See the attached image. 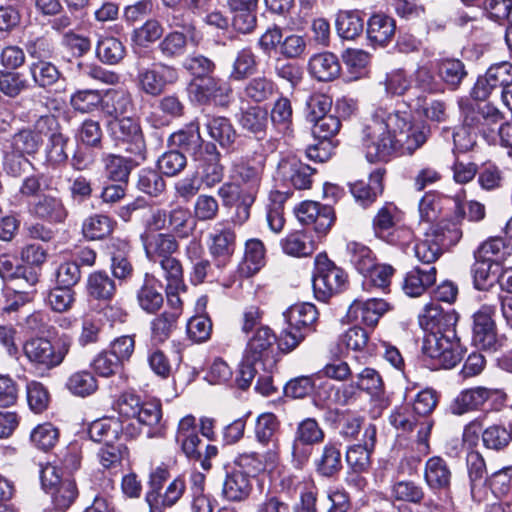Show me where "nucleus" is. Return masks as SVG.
<instances>
[{
	"label": "nucleus",
	"mask_w": 512,
	"mask_h": 512,
	"mask_svg": "<svg viewBox=\"0 0 512 512\" xmlns=\"http://www.w3.org/2000/svg\"><path fill=\"white\" fill-rule=\"evenodd\" d=\"M401 210L391 201H386L372 219V230L376 238L390 231L400 221Z\"/></svg>",
	"instance_id": "69168bd1"
},
{
	"label": "nucleus",
	"mask_w": 512,
	"mask_h": 512,
	"mask_svg": "<svg viewBox=\"0 0 512 512\" xmlns=\"http://www.w3.org/2000/svg\"><path fill=\"white\" fill-rule=\"evenodd\" d=\"M424 481L434 493H448L451 488L452 471L447 461L440 456H432L424 466Z\"/></svg>",
	"instance_id": "bb28decb"
},
{
	"label": "nucleus",
	"mask_w": 512,
	"mask_h": 512,
	"mask_svg": "<svg viewBox=\"0 0 512 512\" xmlns=\"http://www.w3.org/2000/svg\"><path fill=\"white\" fill-rule=\"evenodd\" d=\"M222 155L214 142H207L206 148L194 160L196 174L200 184L206 189H212L221 184L225 177V166L221 162Z\"/></svg>",
	"instance_id": "2eb2a0df"
},
{
	"label": "nucleus",
	"mask_w": 512,
	"mask_h": 512,
	"mask_svg": "<svg viewBox=\"0 0 512 512\" xmlns=\"http://www.w3.org/2000/svg\"><path fill=\"white\" fill-rule=\"evenodd\" d=\"M446 199H454V196L443 195L437 191L426 192L419 202L421 220L432 223L438 219L443 209L451 213L452 205L448 204Z\"/></svg>",
	"instance_id": "680f3d73"
},
{
	"label": "nucleus",
	"mask_w": 512,
	"mask_h": 512,
	"mask_svg": "<svg viewBox=\"0 0 512 512\" xmlns=\"http://www.w3.org/2000/svg\"><path fill=\"white\" fill-rule=\"evenodd\" d=\"M253 490L251 476L241 470H233L225 476L222 486L223 497L230 502H242L248 499Z\"/></svg>",
	"instance_id": "79ce46f5"
},
{
	"label": "nucleus",
	"mask_w": 512,
	"mask_h": 512,
	"mask_svg": "<svg viewBox=\"0 0 512 512\" xmlns=\"http://www.w3.org/2000/svg\"><path fill=\"white\" fill-rule=\"evenodd\" d=\"M427 236L445 252L459 243L463 232L452 214L447 213L444 218L430 226Z\"/></svg>",
	"instance_id": "c756f323"
},
{
	"label": "nucleus",
	"mask_w": 512,
	"mask_h": 512,
	"mask_svg": "<svg viewBox=\"0 0 512 512\" xmlns=\"http://www.w3.org/2000/svg\"><path fill=\"white\" fill-rule=\"evenodd\" d=\"M260 67V58L251 46L239 49L232 61L229 80L243 82L256 75Z\"/></svg>",
	"instance_id": "58836bf2"
},
{
	"label": "nucleus",
	"mask_w": 512,
	"mask_h": 512,
	"mask_svg": "<svg viewBox=\"0 0 512 512\" xmlns=\"http://www.w3.org/2000/svg\"><path fill=\"white\" fill-rule=\"evenodd\" d=\"M293 195L292 191L272 190L269 194V203L266 207V221L274 233H280L285 226V202Z\"/></svg>",
	"instance_id": "6e6d98bb"
},
{
	"label": "nucleus",
	"mask_w": 512,
	"mask_h": 512,
	"mask_svg": "<svg viewBox=\"0 0 512 512\" xmlns=\"http://www.w3.org/2000/svg\"><path fill=\"white\" fill-rule=\"evenodd\" d=\"M436 276L435 266H430L427 269L416 266L406 273L402 289L409 297H419L435 284Z\"/></svg>",
	"instance_id": "a19ab883"
},
{
	"label": "nucleus",
	"mask_w": 512,
	"mask_h": 512,
	"mask_svg": "<svg viewBox=\"0 0 512 512\" xmlns=\"http://www.w3.org/2000/svg\"><path fill=\"white\" fill-rule=\"evenodd\" d=\"M426 493L424 488L412 480H397L390 487V498L394 502L422 504Z\"/></svg>",
	"instance_id": "0e129e2a"
},
{
	"label": "nucleus",
	"mask_w": 512,
	"mask_h": 512,
	"mask_svg": "<svg viewBox=\"0 0 512 512\" xmlns=\"http://www.w3.org/2000/svg\"><path fill=\"white\" fill-rule=\"evenodd\" d=\"M265 171V159H242L234 165V172L239 180V184L245 191L244 202H255L263 180Z\"/></svg>",
	"instance_id": "4be33fe9"
},
{
	"label": "nucleus",
	"mask_w": 512,
	"mask_h": 512,
	"mask_svg": "<svg viewBox=\"0 0 512 512\" xmlns=\"http://www.w3.org/2000/svg\"><path fill=\"white\" fill-rule=\"evenodd\" d=\"M266 247L262 240L249 238L244 243V253L237 271L243 278L256 275L266 265Z\"/></svg>",
	"instance_id": "cd10ccee"
},
{
	"label": "nucleus",
	"mask_w": 512,
	"mask_h": 512,
	"mask_svg": "<svg viewBox=\"0 0 512 512\" xmlns=\"http://www.w3.org/2000/svg\"><path fill=\"white\" fill-rule=\"evenodd\" d=\"M31 301L30 294L27 292L14 291L13 295L6 296L5 302L0 306V318L11 316L12 313H26L24 320H43L46 313L42 310H31L27 306Z\"/></svg>",
	"instance_id": "bf43d9fd"
},
{
	"label": "nucleus",
	"mask_w": 512,
	"mask_h": 512,
	"mask_svg": "<svg viewBox=\"0 0 512 512\" xmlns=\"http://www.w3.org/2000/svg\"><path fill=\"white\" fill-rule=\"evenodd\" d=\"M259 0H226V6L231 14V27L240 35H250L258 26Z\"/></svg>",
	"instance_id": "412c9836"
},
{
	"label": "nucleus",
	"mask_w": 512,
	"mask_h": 512,
	"mask_svg": "<svg viewBox=\"0 0 512 512\" xmlns=\"http://www.w3.org/2000/svg\"><path fill=\"white\" fill-rule=\"evenodd\" d=\"M505 342L506 337L498 333L495 322H474L472 343L475 347L496 352L505 345Z\"/></svg>",
	"instance_id": "49530a36"
},
{
	"label": "nucleus",
	"mask_w": 512,
	"mask_h": 512,
	"mask_svg": "<svg viewBox=\"0 0 512 512\" xmlns=\"http://www.w3.org/2000/svg\"><path fill=\"white\" fill-rule=\"evenodd\" d=\"M435 67L426 63L419 65L411 75L412 87L419 92L418 95H435L445 92L443 83L437 79Z\"/></svg>",
	"instance_id": "603ef678"
},
{
	"label": "nucleus",
	"mask_w": 512,
	"mask_h": 512,
	"mask_svg": "<svg viewBox=\"0 0 512 512\" xmlns=\"http://www.w3.org/2000/svg\"><path fill=\"white\" fill-rule=\"evenodd\" d=\"M461 115L466 116V125L475 130L489 144L496 143L498 129L504 120L503 113L490 103L461 102L459 104Z\"/></svg>",
	"instance_id": "0eeeda50"
},
{
	"label": "nucleus",
	"mask_w": 512,
	"mask_h": 512,
	"mask_svg": "<svg viewBox=\"0 0 512 512\" xmlns=\"http://www.w3.org/2000/svg\"><path fill=\"white\" fill-rule=\"evenodd\" d=\"M162 288L163 284L159 279L153 274L145 273L143 284L137 292L140 307L150 314H155L164 302Z\"/></svg>",
	"instance_id": "a18cd8bd"
},
{
	"label": "nucleus",
	"mask_w": 512,
	"mask_h": 512,
	"mask_svg": "<svg viewBox=\"0 0 512 512\" xmlns=\"http://www.w3.org/2000/svg\"><path fill=\"white\" fill-rule=\"evenodd\" d=\"M299 223L308 231L315 232L319 240L325 238L336 222V212L331 204L304 200L294 207Z\"/></svg>",
	"instance_id": "9b49d317"
},
{
	"label": "nucleus",
	"mask_w": 512,
	"mask_h": 512,
	"mask_svg": "<svg viewBox=\"0 0 512 512\" xmlns=\"http://www.w3.org/2000/svg\"><path fill=\"white\" fill-rule=\"evenodd\" d=\"M376 427L369 424L364 429L363 442L351 446L346 452V461L356 472L366 470L370 465V455L376 443Z\"/></svg>",
	"instance_id": "2f4dec72"
},
{
	"label": "nucleus",
	"mask_w": 512,
	"mask_h": 512,
	"mask_svg": "<svg viewBox=\"0 0 512 512\" xmlns=\"http://www.w3.org/2000/svg\"><path fill=\"white\" fill-rule=\"evenodd\" d=\"M209 137L219 144V146L231 152L234 150L237 139V131L231 120L225 116H210L205 123Z\"/></svg>",
	"instance_id": "ea45409f"
},
{
	"label": "nucleus",
	"mask_w": 512,
	"mask_h": 512,
	"mask_svg": "<svg viewBox=\"0 0 512 512\" xmlns=\"http://www.w3.org/2000/svg\"><path fill=\"white\" fill-rule=\"evenodd\" d=\"M311 280L314 297L324 303L346 291L350 284L345 269L330 259L325 251L314 258Z\"/></svg>",
	"instance_id": "20e7f679"
},
{
	"label": "nucleus",
	"mask_w": 512,
	"mask_h": 512,
	"mask_svg": "<svg viewBox=\"0 0 512 512\" xmlns=\"http://www.w3.org/2000/svg\"><path fill=\"white\" fill-rule=\"evenodd\" d=\"M117 293L115 279L105 270H96L87 277L86 294L90 299L98 301L97 307L102 302H111Z\"/></svg>",
	"instance_id": "4c0bfd02"
},
{
	"label": "nucleus",
	"mask_w": 512,
	"mask_h": 512,
	"mask_svg": "<svg viewBox=\"0 0 512 512\" xmlns=\"http://www.w3.org/2000/svg\"><path fill=\"white\" fill-rule=\"evenodd\" d=\"M208 251L218 270L227 267L237 248V234L235 229L226 224L219 223L208 237Z\"/></svg>",
	"instance_id": "4468645a"
},
{
	"label": "nucleus",
	"mask_w": 512,
	"mask_h": 512,
	"mask_svg": "<svg viewBox=\"0 0 512 512\" xmlns=\"http://www.w3.org/2000/svg\"><path fill=\"white\" fill-rule=\"evenodd\" d=\"M157 109L161 112V117L154 119L152 125L157 127L158 122L161 125H168L173 120L181 119L186 114V103L178 92L163 94L157 102Z\"/></svg>",
	"instance_id": "864d4df0"
},
{
	"label": "nucleus",
	"mask_w": 512,
	"mask_h": 512,
	"mask_svg": "<svg viewBox=\"0 0 512 512\" xmlns=\"http://www.w3.org/2000/svg\"><path fill=\"white\" fill-rule=\"evenodd\" d=\"M185 490V478L179 475L169 483L163 495L158 492H148L146 501L149 505V512H163V508L174 506L181 499Z\"/></svg>",
	"instance_id": "37998d69"
},
{
	"label": "nucleus",
	"mask_w": 512,
	"mask_h": 512,
	"mask_svg": "<svg viewBox=\"0 0 512 512\" xmlns=\"http://www.w3.org/2000/svg\"><path fill=\"white\" fill-rule=\"evenodd\" d=\"M413 109L417 115L431 122L443 123L448 119L447 103L444 100L434 99L428 102L427 96L417 95Z\"/></svg>",
	"instance_id": "338daca9"
},
{
	"label": "nucleus",
	"mask_w": 512,
	"mask_h": 512,
	"mask_svg": "<svg viewBox=\"0 0 512 512\" xmlns=\"http://www.w3.org/2000/svg\"><path fill=\"white\" fill-rule=\"evenodd\" d=\"M365 13L359 9L339 10L335 15V30L342 40L354 41L365 32Z\"/></svg>",
	"instance_id": "473e14b6"
},
{
	"label": "nucleus",
	"mask_w": 512,
	"mask_h": 512,
	"mask_svg": "<svg viewBox=\"0 0 512 512\" xmlns=\"http://www.w3.org/2000/svg\"><path fill=\"white\" fill-rule=\"evenodd\" d=\"M238 123L242 130L262 141L267 136L269 111L266 106L250 105L241 110Z\"/></svg>",
	"instance_id": "f704fd0d"
},
{
	"label": "nucleus",
	"mask_w": 512,
	"mask_h": 512,
	"mask_svg": "<svg viewBox=\"0 0 512 512\" xmlns=\"http://www.w3.org/2000/svg\"><path fill=\"white\" fill-rule=\"evenodd\" d=\"M386 174L385 167H377L369 173L367 181L356 180L349 183V191L359 206L367 209L383 195Z\"/></svg>",
	"instance_id": "a211bd4d"
},
{
	"label": "nucleus",
	"mask_w": 512,
	"mask_h": 512,
	"mask_svg": "<svg viewBox=\"0 0 512 512\" xmlns=\"http://www.w3.org/2000/svg\"><path fill=\"white\" fill-rule=\"evenodd\" d=\"M107 130L112 141L117 146H123L129 155L139 159L149 158L145 134L138 117L126 116L110 120L107 123Z\"/></svg>",
	"instance_id": "423d86ee"
},
{
	"label": "nucleus",
	"mask_w": 512,
	"mask_h": 512,
	"mask_svg": "<svg viewBox=\"0 0 512 512\" xmlns=\"http://www.w3.org/2000/svg\"><path fill=\"white\" fill-rule=\"evenodd\" d=\"M430 127L414 121L411 113L379 106L361 123L359 137L366 160L388 163L393 158L411 156L428 140Z\"/></svg>",
	"instance_id": "f257e3e1"
},
{
	"label": "nucleus",
	"mask_w": 512,
	"mask_h": 512,
	"mask_svg": "<svg viewBox=\"0 0 512 512\" xmlns=\"http://www.w3.org/2000/svg\"><path fill=\"white\" fill-rule=\"evenodd\" d=\"M396 20L382 11L369 15L365 25V37L368 47L384 49L394 40L396 34Z\"/></svg>",
	"instance_id": "f3484780"
},
{
	"label": "nucleus",
	"mask_w": 512,
	"mask_h": 512,
	"mask_svg": "<svg viewBox=\"0 0 512 512\" xmlns=\"http://www.w3.org/2000/svg\"><path fill=\"white\" fill-rule=\"evenodd\" d=\"M207 142L201 136L199 121L195 119L171 133L167 139V146L189 155L194 161L203 154Z\"/></svg>",
	"instance_id": "dca6fc26"
},
{
	"label": "nucleus",
	"mask_w": 512,
	"mask_h": 512,
	"mask_svg": "<svg viewBox=\"0 0 512 512\" xmlns=\"http://www.w3.org/2000/svg\"><path fill=\"white\" fill-rule=\"evenodd\" d=\"M166 228L171 230L170 234H173L175 239L188 238L194 230L190 211L182 206H176L169 210Z\"/></svg>",
	"instance_id": "774afa93"
},
{
	"label": "nucleus",
	"mask_w": 512,
	"mask_h": 512,
	"mask_svg": "<svg viewBox=\"0 0 512 512\" xmlns=\"http://www.w3.org/2000/svg\"><path fill=\"white\" fill-rule=\"evenodd\" d=\"M53 176L45 173H36L26 176L19 187L22 197L31 198L28 203V214L43 223L63 225L69 217V209L59 191L50 193Z\"/></svg>",
	"instance_id": "f03ea898"
},
{
	"label": "nucleus",
	"mask_w": 512,
	"mask_h": 512,
	"mask_svg": "<svg viewBox=\"0 0 512 512\" xmlns=\"http://www.w3.org/2000/svg\"><path fill=\"white\" fill-rule=\"evenodd\" d=\"M180 73L177 67L163 61H156L147 67L138 68L136 86L149 97L162 96L169 87L179 82Z\"/></svg>",
	"instance_id": "6e6552de"
},
{
	"label": "nucleus",
	"mask_w": 512,
	"mask_h": 512,
	"mask_svg": "<svg viewBox=\"0 0 512 512\" xmlns=\"http://www.w3.org/2000/svg\"><path fill=\"white\" fill-rule=\"evenodd\" d=\"M317 173L315 168L301 161L295 155H288L280 159L276 169V181L286 191L308 190L313 184V176Z\"/></svg>",
	"instance_id": "f8f14e48"
},
{
	"label": "nucleus",
	"mask_w": 512,
	"mask_h": 512,
	"mask_svg": "<svg viewBox=\"0 0 512 512\" xmlns=\"http://www.w3.org/2000/svg\"><path fill=\"white\" fill-rule=\"evenodd\" d=\"M123 429L120 419L115 417H103L93 421L89 425L88 434L92 441L102 442L105 445L117 441Z\"/></svg>",
	"instance_id": "4d7b16f0"
},
{
	"label": "nucleus",
	"mask_w": 512,
	"mask_h": 512,
	"mask_svg": "<svg viewBox=\"0 0 512 512\" xmlns=\"http://www.w3.org/2000/svg\"><path fill=\"white\" fill-rule=\"evenodd\" d=\"M495 390L484 386H476L462 390L450 405V411L454 415H463L477 411L495 394Z\"/></svg>",
	"instance_id": "c85d7f7f"
},
{
	"label": "nucleus",
	"mask_w": 512,
	"mask_h": 512,
	"mask_svg": "<svg viewBox=\"0 0 512 512\" xmlns=\"http://www.w3.org/2000/svg\"><path fill=\"white\" fill-rule=\"evenodd\" d=\"M100 107L106 117H110L111 120H118L126 117V114L133 110V97L126 90H111L105 98L102 97Z\"/></svg>",
	"instance_id": "3c124183"
},
{
	"label": "nucleus",
	"mask_w": 512,
	"mask_h": 512,
	"mask_svg": "<svg viewBox=\"0 0 512 512\" xmlns=\"http://www.w3.org/2000/svg\"><path fill=\"white\" fill-rule=\"evenodd\" d=\"M24 49L30 58L29 64L53 61L58 56L56 43L48 33L28 38Z\"/></svg>",
	"instance_id": "8fccbe9b"
},
{
	"label": "nucleus",
	"mask_w": 512,
	"mask_h": 512,
	"mask_svg": "<svg viewBox=\"0 0 512 512\" xmlns=\"http://www.w3.org/2000/svg\"><path fill=\"white\" fill-rule=\"evenodd\" d=\"M219 185L217 196L220 198L222 206L227 209L235 208L233 221L243 225L250 219L251 208L255 202L251 198L250 201L244 202L245 191L237 182L222 181Z\"/></svg>",
	"instance_id": "aec40b11"
},
{
	"label": "nucleus",
	"mask_w": 512,
	"mask_h": 512,
	"mask_svg": "<svg viewBox=\"0 0 512 512\" xmlns=\"http://www.w3.org/2000/svg\"><path fill=\"white\" fill-rule=\"evenodd\" d=\"M70 348L68 342L54 346L46 338H32L24 344V353L30 363L40 370H51L59 366Z\"/></svg>",
	"instance_id": "ddd939ff"
},
{
	"label": "nucleus",
	"mask_w": 512,
	"mask_h": 512,
	"mask_svg": "<svg viewBox=\"0 0 512 512\" xmlns=\"http://www.w3.org/2000/svg\"><path fill=\"white\" fill-rule=\"evenodd\" d=\"M96 57L100 62L107 65H117L126 56V47L124 43L113 36L100 37L97 41Z\"/></svg>",
	"instance_id": "e2e57ef3"
},
{
	"label": "nucleus",
	"mask_w": 512,
	"mask_h": 512,
	"mask_svg": "<svg viewBox=\"0 0 512 512\" xmlns=\"http://www.w3.org/2000/svg\"><path fill=\"white\" fill-rule=\"evenodd\" d=\"M448 204L452 205V217L461 226L464 220L469 222H480L486 216L485 205L476 201H466L464 195L456 194L454 199H446Z\"/></svg>",
	"instance_id": "09e8293b"
},
{
	"label": "nucleus",
	"mask_w": 512,
	"mask_h": 512,
	"mask_svg": "<svg viewBox=\"0 0 512 512\" xmlns=\"http://www.w3.org/2000/svg\"><path fill=\"white\" fill-rule=\"evenodd\" d=\"M117 221L105 213H92L81 224V235L89 242L104 241L112 236Z\"/></svg>",
	"instance_id": "72a5a7b5"
},
{
	"label": "nucleus",
	"mask_w": 512,
	"mask_h": 512,
	"mask_svg": "<svg viewBox=\"0 0 512 512\" xmlns=\"http://www.w3.org/2000/svg\"><path fill=\"white\" fill-rule=\"evenodd\" d=\"M36 127H40L44 135L47 136L44 149L46 164L52 168L65 166L69 160L67 148L70 137L63 133L58 118L52 114L42 115L36 121Z\"/></svg>",
	"instance_id": "9d476101"
},
{
	"label": "nucleus",
	"mask_w": 512,
	"mask_h": 512,
	"mask_svg": "<svg viewBox=\"0 0 512 512\" xmlns=\"http://www.w3.org/2000/svg\"><path fill=\"white\" fill-rule=\"evenodd\" d=\"M279 244L285 255L294 258L311 256L317 249L316 241L306 229L290 231Z\"/></svg>",
	"instance_id": "e433bc0d"
},
{
	"label": "nucleus",
	"mask_w": 512,
	"mask_h": 512,
	"mask_svg": "<svg viewBox=\"0 0 512 512\" xmlns=\"http://www.w3.org/2000/svg\"><path fill=\"white\" fill-rule=\"evenodd\" d=\"M135 187L151 198H158L166 192L167 183L156 167L147 166L138 171Z\"/></svg>",
	"instance_id": "5fc2aeb1"
},
{
	"label": "nucleus",
	"mask_w": 512,
	"mask_h": 512,
	"mask_svg": "<svg viewBox=\"0 0 512 512\" xmlns=\"http://www.w3.org/2000/svg\"><path fill=\"white\" fill-rule=\"evenodd\" d=\"M424 332L423 352L430 358L439 359L443 366L452 368L461 360L460 343L455 323L419 322Z\"/></svg>",
	"instance_id": "7ed1b4c3"
},
{
	"label": "nucleus",
	"mask_w": 512,
	"mask_h": 512,
	"mask_svg": "<svg viewBox=\"0 0 512 512\" xmlns=\"http://www.w3.org/2000/svg\"><path fill=\"white\" fill-rule=\"evenodd\" d=\"M307 71L313 80L328 83L340 77L342 66L336 54L325 51L313 54L309 58Z\"/></svg>",
	"instance_id": "393cba45"
},
{
	"label": "nucleus",
	"mask_w": 512,
	"mask_h": 512,
	"mask_svg": "<svg viewBox=\"0 0 512 512\" xmlns=\"http://www.w3.org/2000/svg\"><path fill=\"white\" fill-rule=\"evenodd\" d=\"M245 81L239 94L241 101L247 104H267L279 94L278 84L265 74L254 75Z\"/></svg>",
	"instance_id": "5701e85b"
},
{
	"label": "nucleus",
	"mask_w": 512,
	"mask_h": 512,
	"mask_svg": "<svg viewBox=\"0 0 512 512\" xmlns=\"http://www.w3.org/2000/svg\"><path fill=\"white\" fill-rule=\"evenodd\" d=\"M435 70L445 91H457L468 77L465 63L458 58L444 57L436 60Z\"/></svg>",
	"instance_id": "7c9ffc66"
},
{
	"label": "nucleus",
	"mask_w": 512,
	"mask_h": 512,
	"mask_svg": "<svg viewBox=\"0 0 512 512\" xmlns=\"http://www.w3.org/2000/svg\"><path fill=\"white\" fill-rule=\"evenodd\" d=\"M242 330L251 333L245 355L249 361H259L263 372H272L277 363L274 344L277 337L273 330L261 322H244Z\"/></svg>",
	"instance_id": "39448f33"
},
{
	"label": "nucleus",
	"mask_w": 512,
	"mask_h": 512,
	"mask_svg": "<svg viewBox=\"0 0 512 512\" xmlns=\"http://www.w3.org/2000/svg\"><path fill=\"white\" fill-rule=\"evenodd\" d=\"M391 309L392 306L383 299L354 300L342 320H379Z\"/></svg>",
	"instance_id": "c03bdc74"
},
{
	"label": "nucleus",
	"mask_w": 512,
	"mask_h": 512,
	"mask_svg": "<svg viewBox=\"0 0 512 512\" xmlns=\"http://www.w3.org/2000/svg\"><path fill=\"white\" fill-rule=\"evenodd\" d=\"M23 127L11 136L10 148L26 156L34 157L43 145L44 132L40 127Z\"/></svg>",
	"instance_id": "de8ad7c7"
},
{
	"label": "nucleus",
	"mask_w": 512,
	"mask_h": 512,
	"mask_svg": "<svg viewBox=\"0 0 512 512\" xmlns=\"http://www.w3.org/2000/svg\"><path fill=\"white\" fill-rule=\"evenodd\" d=\"M28 72L35 87L50 89L62 78L63 73L53 61L28 64Z\"/></svg>",
	"instance_id": "052dcab7"
},
{
	"label": "nucleus",
	"mask_w": 512,
	"mask_h": 512,
	"mask_svg": "<svg viewBox=\"0 0 512 512\" xmlns=\"http://www.w3.org/2000/svg\"><path fill=\"white\" fill-rule=\"evenodd\" d=\"M145 255L150 262L158 263L179 251L180 244L170 233L139 236Z\"/></svg>",
	"instance_id": "a878e982"
},
{
	"label": "nucleus",
	"mask_w": 512,
	"mask_h": 512,
	"mask_svg": "<svg viewBox=\"0 0 512 512\" xmlns=\"http://www.w3.org/2000/svg\"><path fill=\"white\" fill-rule=\"evenodd\" d=\"M175 440L187 458H201L199 447L202 441L198 435L194 416L187 415L179 421Z\"/></svg>",
	"instance_id": "c9c22d12"
},
{
	"label": "nucleus",
	"mask_w": 512,
	"mask_h": 512,
	"mask_svg": "<svg viewBox=\"0 0 512 512\" xmlns=\"http://www.w3.org/2000/svg\"><path fill=\"white\" fill-rule=\"evenodd\" d=\"M187 91L190 100L199 106L227 108L231 102L233 88L228 80L216 73L196 82H189Z\"/></svg>",
	"instance_id": "1a4fd4ad"
},
{
	"label": "nucleus",
	"mask_w": 512,
	"mask_h": 512,
	"mask_svg": "<svg viewBox=\"0 0 512 512\" xmlns=\"http://www.w3.org/2000/svg\"><path fill=\"white\" fill-rule=\"evenodd\" d=\"M148 159L125 156L116 153H104L101 158L105 178L110 182L130 183V176L134 169L145 163Z\"/></svg>",
	"instance_id": "b1692460"
},
{
	"label": "nucleus",
	"mask_w": 512,
	"mask_h": 512,
	"mask_svg": "<svg viewBox=\"0 0 512 512\" xmlns=\"http://www.w3.org/2000/svg\"><path fill=\"white\" fill-rule=\"evenodd\" d=\"M269 117L272 125L281 133L287 134L293 131V106L290 98L279 90L274 100Z\"/></svg>",
	"instance_id": "13d9d810"
},
{
	"label": "nucleus",
	"mask_w": 512,
	"mask_h": 512,
	"mask_svg": "<svg viewBox=\"0 0 512 512\" xmlns=\"http://www.w3.org/2000/svg\"><path fill=\"white\" fill-rule=\"evenodd\" d=\"M185 256L190 263L188 278L192 286L212 283L217 279L214 262L204 256V249L199 241L193 239L187 244Z\"/></svg>",
	"instance_id": "6ab92c4d"
}]
</instances>
